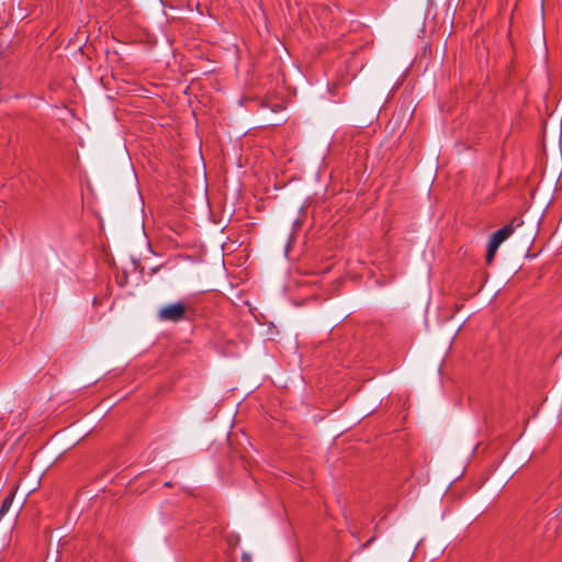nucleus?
<instances>
[{
    "instance_id": "nucleus-1",
    "label": "nucleus",
    "mask_w": 562,
    "mask_h": 562,
    "mask_svg": "<svg viewBox=\"0 0 562 562\" xmlns=\"http://www.w3.org/2000/svg\"><path fill=\"white\" fill-rule=\"evenodd\" d=\"M515 226L514 223H509L491 236L488 244H487V251H486V262L488 265L492 263L499 246L514 233Z\"/></svg>"
},
{
    "instance_id": "nucleus-2",
    "label": "nucleus",
    "mask_w": 562,
    "mask_h": 562,
    "mask_svg": "<svg viewBox=\"0 0 562 562\" xmlns=\"http://www.w3.org/2000/svg\"><path fill=\"white\" fill-rule=\"evenodd\" d=\"M186 305L181 302L162 306L158 311V317L165 322H179L186 316Z\"/></svg>"
},
{
    "instance_id": "nucleus-3",
    "label": "nucleus",
    "mask_w": 562,
    "mask_h": 562,
    "mask_svg": "<svg viewBox=\"0 0 562 562\" xmlns=\"http://www.w3.org/2000/svg\"><path fill=\"white\" fill-rule=\"evenodd\" d=\"M13 493H10L3 501L0 507V516H3L11 507L13 502Z\"/></svg>"
}]
</instances>
